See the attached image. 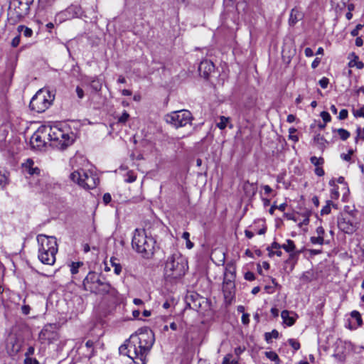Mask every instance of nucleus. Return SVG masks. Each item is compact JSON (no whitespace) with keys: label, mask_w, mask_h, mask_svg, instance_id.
<instances>
[{"label":"nucleus","mask_w":364,"mask_h":364,"mask_svg":"<svg viewBox=\"0 0 364 364\" xmlns=\"http://www.w3.org/2000/svg\"><path fill=\"white\" fill-rule=\"evenodd\" d=\"M154 334L149 329L141 330L132 335L127 342L119 348V353L127 356L129 364H146V355L154 343Z\"/></svg>","instance_id":"obj_1"},{"label":"nucleus","mask_w":364,"mask_h":364,"mask_svg":"<svg viewBox=\"0 0 364 364\" xmlns=\"http://www.w3.org/2000/svg\"><path fill=\"white\" fill-rule=\"evenodd\" d=\"M188 269L186 258L179 252L176 251L167 258L164 274L166 278L176 279L184 276Z\"/></svg>","instance_id":"obj_2"},{"label":"nucleus","mask_w":364,"mask_h":364,"mask_svg":"<svg viewBox=\"0 0 364 364\" xmlns=\"http://www.w3.org/2000/svg\"><path fill=\"white\" fill-rule=\"evenodd\" d=\"M83 289L95 294H109L113 290L110 284L99 273L90 272L83 280Z\"/></svg>","instance_id":"obj_3"},{"label":"nucleus","mask_w":364,"mask_h":364,"mask_svg":"<svg viewBox=\"0 0 364 364\" xmlns=\"http://www.w3.org/2000/svg\"><path fill=\"white\" fill-rule=\"evenodd\" d=\"M155 240L147 237L144 230L136 229L132 241V245L137 252L148 256L153 254Z\"/></svg>","instance_id":"obj_4"},{"label":"nucleus","mask_w":364,"mask_h":364,"mask_svg":"<svg viewBox=\"0 0 364 364\" xmlns=\"http://www.w3.org/2000/svg\"><path fill=\"white\" fill-rule=\"evenodd\" d=\"M50 146L58 149H65L73 142V134L58 127L48 126Z\"/></svg>","instance_id":"obj_5"},{"label":"nucleus","mask_w":364,"mask_h":364,"mask_svg":"<svg viewBox=\"0 0 364 364\" xmlns=\"http://www.w3.org/2000/svg\"><path fill=\"white\" fill-rule=\"evenodd\" d=\"M70 178L79 186L89 190L95 188L99 183V178L92 172L78 169L70 175Z\"/></svg>","instance_id":"obj_6"},{"label":"nucleus","mask_w":364,"mask_h":364,"mask_svg":"<svg viewBox=\"0 0 364 364\" xmlns=\"http://www.w3.org/2000/svg\"><path fill=\"white\" fill-rule=\"evenodd\" d=\"M235 272L236 268L232 263L227 264L224 272V279L223 282V292L225 299L227 301H231L235 293Z\"/></svg>","instance_id":"obj_7"},{"label":"nucleus","mask_w":364,"mask_h":364,"mask_svg":"<svg viewBox=\"0 0 364 364\" xmlns=\"http://www.w3.org/2000/svg\"><path fill=\"white\" fill-rule=\"evenodd\" d=\"M54 100V95H52L50 91L47 90H40L32 97L29 107L31 109L41 113L45 112L51 105Z\"/></svg>","instance_id":"obj_8"},{"label":"nucleus","mask_w":364,"mask_h":364,"mask_svg":"<svg viewBox=\"0 0 364 364\" xmlns=\"http://www.w3.org/2000/svg\"><path fill=\"white\" fill-rule=\"evenodd\" d=\"M193 116L190 111L181 109L174 111L165 116V120L168 124H171L175 128L186 127L191 124Z\"/></svg>","instance_id":"obj_9"},{"label":"nucleus","mask_w":364,"mask_h":364,"mask_svg":"<svg viewBox=\"0 0 364 364\" xmlns=\"http://www.w3.org/2000/svg\"><path fill=\"white\" fill-rule=\"evenodd\" d=\"M48 126H41L31 137L30 143L33 149L41 150L48 141H49V134Z\"/></svg>","instance_id":"obj_10"},{"label":"nucleus","mask_w":364,"mask_h":364,"mask_svg":"<svg viewBox=\"0 0 364 364\" xmlns=\"http://www.w3.org/2000/svg\"><path fill=\"white\" fill-rule=\"evenodd\" d=\"M37 241L39 244L38 250L47 251L50 254H57L58 244L55 237H48L46 235H38Z\"/></svg>","instance_id":"obj_11"},{"label":"nucleus","mask_w":364,"mask_h":364,"mask_svg":"<svg viewBox=\"0 0 364 364\" xmlns=\"http://www.w3.org/2000/svg\"><path fill=\"white\" fill-rule=\"evenodd\" d=\"M39 340L41 343H52L58 340L59 336L55 324H47L39 333Z\"/></svg>","instance_id":"obj_12"},{"label":"nucleus","mask_w":364,"mask_h":364,"mask_svg":"<svg viewBox=\"0 0 364 364\" xmlns=\"http://www.w3.org/2000/svg\"><path fill=\"white\" fill-rule=\"evenodd\" d=\"M338 228L347 234H352L356 230V223H355L349 214L341 215L338 219Z\"/></svg>","instance_id":"obj_13"},{"label":"nucleus","mask_w":364,"mask_h":364,"mask_svg":"<svg viewBox=\"0 0 364 364\" xmlns=\"http://www.w3.org/2000/svg\"><path fill=\"white\" fill-rule=\"evenodd\" d=\"M34 162L32 159H27L26 162L23 164V168L25 171L29 174V183H31V181L33 178H37L41 176V171L38 167H34Z\"/></svg>","instance_id":"obj_14"},{"label":"nucleus","mask_w":364,"mask_h":364,"mask_svg":"<svg viewBox=\"0 0 364 364\" xmlns=\"http://www.w3.org/2000/svg\"><path fill=\"white\" fill-rule=\"evenodd\" d=\"M215 70L214 64L208 60H204L200 62L198 66V71L200 75L204 78H208L210 73Z\"/></svg>","instance_id":"obj_15"},{"label":"nucleus","mask_w":364,"mask_h":364,"mask_svg":"<svg viewBox=\"0 0 364 364\" xmlns=\"http://www.w3.org/2000/svg\"><path fill=\"white\" fill-rule=\"evenodd\" d=\"M33 0H14V4L16 9H18V14L20 16L27 15L30 10V6Z\"/></svg>","instance_id":"obj_16"},{"label":"nucleus","mask_w":364,"mask_h":364,"mask_svg":"<svg viewBox=\"0 0 364 364\" xmlns=\"http://www.w3.org/2000/svg\"><path fill=\"white\" fill-rule=\"evenodd\" d=\"M49 178L50 176L48 174L43 173L37 178H33L31 181L30 184L38 191L43 192V189H45V185L47 183Z\"/></svg>","instance_id":"obj_17"},{"label":"nucleus","mask_w":364,"mask_h":364,"mask_svg":"<svg viewBox=\"0 0 364 364\" xmlns=\"http://www.w3.org/2000/svg\"><path fill=\"white\" fill-rule=\"evenodd\" d=\"M56 254H50L49 252L38 250V259L45 264L53 265L55 262Z\"/></svg>","instance_id":"obj_18"},{"label":"nucleus","mask_w":364,"mask_h":364,"mask_svg":"<svg viewBox=\"0 0 364 364\" xmlns=\"http://www.w3.org/2000/svg\"><path fill=\"white\" fill-rule=\"evenodd\" d=\"M281 316L283 319V322L288 326H291L294 324L297 315L294 312H289L287 310H284L281 313Z\"/></svg>","instance_id":"obj_19"},{"label":"nucleus","mask_w":364,"mask_h":364,"mask_svg":"<svg viewBox=\"0 0 364 364\" xmlns=\"http://www.w3.org/2000/svg\"><path fill=\"white\" fill-rule=\"evenodd\" d=\"M65 14L69 18L82 16L83 11L79 5H71L65 11Z\"/></svg>","instance_id":"obj_20"},{"label":"nucleus","mask_w":364,"mask_h":364,"mask_svg":"<svg viewBox=\"0 0 364 364\" xmlns=\"http://www.w3.org/2000/svg\"><path fill=\"white\" fill-rule=\"evenodd\" d=\"M302 18V14L298 10L293 9L291 11L290 16L289 19V23L290 26H294L299 20Z\"/></svg>","instance_id":"obj_21"},{"label":"nucleus","mask_w":364,"mask_h":364,"mask_svg":"<svg viewBox=\"0 0 364 364\" xmlns=\"http://www.w3.org/2000/svg\"><path fill=\"white\" fill-rule=\"evenodd\" d=\"M350 0H331L332 8L336 11H342L346 9Z\"/></svg>","instance_id":"obj_22"},{"label":"nucleus","mask_w":364,"mask_h":364,"mask_svg":"<svg viewBox=\"0 0 364 364\" xmlns=\"http://www.w3.org/2000/svg\"><path fill=\"white\" fill-rule=\"evenodd\" d=\"M314 141L322 151H323L328 144V141L320 134H316L314 137Z\"/></svg>","instance_id":"obj_23"},{"label":"nucleus","mask_w":364,"mask_h":364,"mask_svg":"<svg viewBox=\"0 0 364 364\" xmlns=\"http://www.w3.org/2000/svg\"><path fill=\"white\" fill-rule=\"evenodd\" d=\"M60 185L55 182L54 180L50 177L47 183L45 185V189H43V192L45 193H50L54 191L56 188H59Z\"/></svg>","instance_id":"obj_24"},{"label":"nucleus","mask_w":364,"mask_h":364,"mask_svg":"<svg viewBox=\"0 0 364 364\" xmlns=\"http://www.w3.org/2000/svg\"><path fill=\"white\" fill-rule=\"evenodd\" d=\"M300 252H301L300 251H296V250H294V252H289V257L285 261V263H289V262L293 261V263H292V264L291 265V267H290V271L293 270V269L294 267V265H295V264L297 262V257H298L299 255L300 254Z\"/></svg>","instance_id":"obj_25"},{"label":"nucleus","mask_w":364,"mask_h":364,"mask_svg":"<svg viewBox=\"0 0 364 364\" xmlns=\"http://www.w3.org/2000/svg\"><path fill=\"white\" fill-rule=\"evenodd\" d=\"M329 185L331 186H333V188L331 191V198L333 200H337L339 198V192H338V188L336 186V180L331 179L329 181Z\"/></svg>","instance_id":"obj_26"},{"label":"nucleus","mask_w":364,"mask_h":364,"mask_svg":"<svg viewBox=\"0 0 364 364\" xmlns=\"http://www.w3.org/2000/svg\"><path fill=\"white\" fill-rule=\"evenodd\" d=\"M282 248L287 252H291L296 250V246L294 241L291 240H287L286 243L282 245Z\"/></svg>","instance_id":"obj_27"},{"label":"nucleus","mask_w":364,"mask_h":364,"mask_svg":"<svg viewBox=\"0 0 364 364\" xmlns=\"http://www.w3.org/2000/svg\"><path fill=\"white\" fill-rule=\"evenodd\" d=\"M90 87L95 91V92H99L102 89V82L101 80L95 77L90 81Z\"/></svg>","instance_id":"obj_28"},{"label":"nucleus","mask_w":364,"mask_h":364,"mask_svg":"<svg viewBox=\"0 0 364 364\" xmlns=\"http://www.w3.org/2000/svg\"><path fill=\"white\" fill-rule=\"evenodd\" d=\"M17 30L19 33H23V36L26 38H29L33 34V31L25 26L20 25L18 26Z\"/></svg>","instance_id":"obj_29"},{"label":"nucleus","mask_w":364,"mask_h":364,"mask_svg":"<svg viewBox=\"0 0 364 364\" xmlns=\"http://www.w3.org/2000/svg\"><path fill=\"white\" fill-rule=\"evenodd\" d=\"M331 206L333 208H337L336 205L333 204V203L331 200H328L326 202V205L323 207V208L321 210V214L322 215H328L331 213Z\"/></svg>","instance_id":"obj_30"},{"label":"nucleus","mask_w":364,"mask_h":364,"mask_svg":"<svg viewBox=\"0 0 364 364\" xmlns=\"http://www.w3.org/2000/svg\"><path fill=\"white\" fill-rule=\"evenodd\" d=\"M94 344H95V343L92 341H91V340H88L85 343V347L87 349V356L88 358H91V357H92L95 355Z\"/></svg>","instance_id":"obj_31"},{"label":"nucleus","mask_w":364,"mask_h":364,"mask_svg":"<svg viewBox=\"0 0 364 364\" xmlns=\"http://www.w3.org/2000/svg\"><path fill=\"white\" fill-rule=\"evenodd\" d=\"M265 355L269 360L276 362L277 364H279L280 359L276 353H274L273 351L265 352Z\"/></svg>","instance_id":"obj_32"},{"label":"nucleus","mask_w":364,"mask_h":364,"mask_svg":"<svg viewBox=\"0 0 364 364\" xmlns=\"http://www.w3.org/2000/svg\"><path fill=\"white\" fill-rule=\"evenodd\" d=\"M279 337V332L277 330H273L272 332H267L264 334L265 341L267 343L271 342L272 338H277Z\"/></svg>","instance_id":"obj_33"},{"label":"nucleus","mask_w":364,"mask_h":364,"mask_svg":"<svg viewBox=\"0 0 364 364\" xmlns=\"http://www.w3.org/2000/svg\"><path fill=\"white\" fill-rule=\"evenodd\" d=\"M343 141L346 140L350 136V132L347 131L346 129H344L343 128H340L336 130Z\"/></svg>","instance_id":"obj_34"},{"label":"nucleus","mask_w":364,"mask_h":364,"mask_svg":"<svg viewBox=\"0 0 364 364\" xmlns=\"http://www.w3.org/2000/svg\"><path fill=\"white\" fill-rule=\"evenodd\" d=\"M83 265V262H72L70 264V272L72 274H76L79 272V268Z\"/></svg>","instance_id":"obj_35"},{"label":"nucleus","mask_w":364,"mask_h":364,"mask_svg":"<svg viewBox=\"0 0 364 364\" xmlns=\"http://www.w3.org/2000/svg\"><path fill=\"white\" fill-rule=\"evenodd\" d=\"M310 161L312 164H314L316 167L321 166L324 163V159L322 157H316L311 156L310 158Z\"/></svg>","instance_id":"obj_36"},{"label":"nucleus","mask_w":364,"mask_h":364,"mask_svg":"<svg viewBox=\"0 0 364 364\" xmlns=\"http://www.w3.org/2000/svg\"><path fill=\"white\" fill-rule=\"evenodd\" d=\"M228 122H229V118L225 117L224 116H221L220 117V122L218 123H217V127L220 129H224L227 127Z\"/></svg>","instance_id":"obj_37"},{"label":"nucleus","mask_w":364,"mask_h":364,"mask_svg":"<svg viewBox=\"0 0 364 364\" xmlns=\"http://www.w3.org/2000/svg\"><path fill=\"white\" fill-rule=\"evenodd\" d=\"M116 260H117V259L112 258L111 259V264H112V266L114 267V273L117 275H119L122 272V266L120 265V264L116 262H115Z\"/></svg>","instance_id":"obj_38"},{"label":"nucleus","mask_w":364,"mask_h":364,"mask_svg":"<svg viewBox=\"0 0 364 364\" xmlns=\"http://www.w3.org/2000/svg\"><path fill=\"white\" fill-rule=\"evenodd\" d=\"M350 316L356 320L358 326H360L363 324L361 315L358 311H353L350 313Z\"/></svg>","instance_id":"obj_39"},{"label":"nucleus","mask_w":364,"mask_h":364,"mask_svg":"<svg viewBox=\"0 0 364 364\" xmlns=\"http://www.w3.org/2000/svg\"><path fill=\"white\" fill-rule=\"evenodd\" d=\"M232 354L226 355L223 358V364H238L237 360L232 359Z\"/></svg>","instance_id":"obj_40"},{"label":"nucleus","mask_w":364,"mask_h":364,"mask_svg":"<svg viewBox=\"0 0 364 364\" xmlns=\"http://www.w3.org/2000/svg\"><path fill=\"white\" fill-rule=\"evenodd\" d=\"M8 183V176L0 171V189L4 188Z\"/></svg>","instance_id":"obj_41"},{"label":"nucleus","mask_w":364,"mask_h":364,"mask_svg":"<svg viewBox=\"0 0 364 364\" xmlns=\"http://www.w3.org/2000/svg\"><path fill=\"white\" fill-rule=\"evenodd\" d=\"M356 134L355 142H357L359 139L364 140V127H358L356 129Z\"/></svg>","instance_id":"obj_42"},{"label":"nucleus","mask_w":364,"mask_h":364,"mask_svg":"<svg viewBox=\"0 0 364 364\" xmlns=\"http://www.w3.org/2000/svg\"><path fill=\"white\" fill-rule=\"evenodd\" d=\"M136 176L134 173L133 171H129L127 173V178H125V181L127 183H133L136 181Z\"/></svg>","instance_id":"obj_43"},{"label":"nucleus","mask_w":364,"mask_h":364,"mask_svg":"<svg viewBox=\"0 0 364 364\" xmlns=\"http://www.w3.org/2000/svg\"><path fill=\"white\" fill-rule=\"evenodd\" d=\"M296 132V129L294 127L289 128V139L295 142L299 141L298 136L296 135H294V133Z\"/></svg>","instance_id":"obj_44"},{"label":"nucleus","mask_w":364,"mask_h":364,"mask_svg":"<svg viewBox=\"0 0 364 364\" xmlns=\"http://www.w3.org/2000/svg\"><path fill=\"white\" fill-rule=\"evenodd\" d=\"M129 114L126 111H124L122 114L118 117L117 120H118L119 123L124 124L125 122H127V121L129 119Z\"/></svg>","instance_id":"obj_45"},{"label":"nucleus","mask_w":364,"mask_h":364,"mask_svg":"<svg viewBox=\"0 0 364 364\" xmlns=\"http://www.w3.org/2000/svg\"><path fill=\"white\" fill-rule=\"evenodd\" d=\"M310 240L311 243L318 245H323L324 241L323 236L311 237Z\"/></svg>","instance_id":"obj_46"},{"label":"nucleus","mask_w":364,"mask_h":364,"mask_svg":"<svg viewBox=\"0 0 364 364\" xmlns=\"http://www.w3.org/2000/svg\"><path fill=\"white\" fill-rule=\"evenodd\" d=\"M289 345L295 350H297L300 348V343L295 339L290 338L288 340Z\"/></svg>","instance_id":"obj_47"},{"label":"nucleus","mask_w":364,"mask_h":364,"mask_svg":"<svg viewBox=\"0 0 364 364\" xmlns=\"http://www.w3.org/2000/svg\"><path fill=\"white\" fill-rule=\"evenodd\" d=\"M321 117L325 123L329 122L331 119L329 113L325 111L321 112Z\"/></svg>","instance_id":"obj_48"},{"label":"nucleus","mask_w":364,"mask_h":364,"mask_svg":"<svg viewBox=\"0 0 364 364\" xmlns=\"http://www.w3.org/2000/svg\"><path fill=\"white\" fill-rule=\"evenodd\" d=\"M348 110L346 109H343L339 112L338 119L341 120L346 119L348 117Z\"/></svg>","instance_id":"obj_49"},{"label":"nucleus","mask_w":364,"mask_h":364,"mask_svg":"<svg viewBox=\"0 0 364 364\" xmlns=\"http://www.w3.org/2000/svg\"><path fill=\"white\" fill-rule=\"evenodd\" d=\"M24 364H39V362L36 358L26 357L24 360Z\"/></svg>","instance_id":"obj_50"},{"label":"nucleus","mask_w":364,"mask_h":364,"mask_svg":"<svg viewBox=\"0 0 364 364\" xmlns=\"http://www.w3.org/2000/svg\"><path fill=\"white\" fill-rule=\"evenodd\" d=\"M328 82H329L328 79V78H326V77H323V78H321V79L319 80V82H318V83H319L320 86H321L322 88H323V89H325V88H326V87H327V86H328Z\"/></svg>","instance_id":"obj_51"},{"label":"nucleus","mask_w":364,"mask_h":364,"mask_svg":"<svg viewBox=\"0 0 364 364\" xmlns=\"http://www.w3.org/2000/svg\"><path fill=\"white\" fill-rule=\"evenodd\" d=\"M245 279L247 281H253L255 279V277L253 272H247L245 274Z\"/></svg>","instance_id":"obj_52"},{"label":"nucleus","mask_w":364,"mask_h":364,"mask_svg":"<svg viewBox=\"0 0 364 364\" xmlns=\"http://www.w3.org/2000/svg\"><path fill=\"white\" fill-rule=\"evenodd\" d=\"M102 200H103V202L105 204H106V205L108 204L112 200L111 195L108 193H105L103 196Z\"/></svg>","instance_id":"obj_53"},{"label":"nucleus","mask_w":364,"mask_h":364,"mask_svg":"<svg viewBox=\"0 0 364 364\" xmlns=\"http://www.w3.org/2000/svg\"><path fill=\"white\" fill-rule=\"evenodd\" d=\"M20 43V36H17L15 38H13L11 41V46L14 48L17 47Z\"/></svg>","instance_id":"obj_54"},{"label":"nucleus","mask_w":364,"mask_h":364,"mask_svg":"<svg viewBox=\"0 0 364 364\" xmlns=\"http://www.w3.org/2000/svg\"><path fill=\"white\" fill-rule=\"evenodd\" d=\"M315 173L318 176H322L324 175V170L323 169L322 167L321 166H318V167H316L315 168Z\"/></svg>","instance_id":"obj_55"},{"label":"nucleus","mask_w":364,"mask_h":364,"mask_svg":"<svg viewBox=\"0 0 364 364\" xmlns=\"http://www.w3.org/2000/svg\"><path fill=\"white\" fill-rule=\"evenodd\" d=\"M75 91H76V93H77V95L78 98L79 99H82L83 97H84V91H83V90L81 87H77Z\"/></svg>","instance_id":"obj_56"},{"label":"nucleus","mask_w":364,"mask_h":364,"mask_svg":"<svg viewBox=\"0 0 364 364\" xmlns=\"http://www.w3.org/2000/svg\"><path fill=\"white\" fill-rule=\"evenodd\" d=\"M354 115L355 117H364V106L355 112Z\"/></svg>","instance_id":"obj_57"},{"label":"nucleus","mask_w":364,"mask_h":364,"mask_svg":"<svg viewBox=\"0 0 364 364\" xmlns=\"http://www.w3.org/2000/svg\"><path fill=\"white\" fill-rule=\"evenodd\" d=\"M349 65H350V67H351V66H354V65H355V66H356L358 68H359V69L363 68V66H364L363 63L362 62H360V61H359V62H354V63H353V61H350V62L349 63Z\"/></svg>","instance_id":"obj_58"},{"label":"nucleus","mask_w":364,"mask_h":364,"mask_svg":"<svg viewBox=\"0 0 364 364\" xmlns=\"http://www.w3.org/2000/svg\"><path fill=\"white\" fill-rule=\"evenodd\" d=\"M362 27H363V26H362V25H360V24L357 25V26H356V27H355V29H353V30L351 31V35H352L353 36H358V31H359V30H360V29H361V28H362Z\"/></svg>","instance_id":"obj_59"},{"label":"nucleus","mask_w":364,"mask_h":364,"mask_svg":"<svg viewBox=\"0 0 364 364\" xmlns=\"http://www.w3.org/2000/svg\"><path fill=\"white\" fill-rule=\"evenodd\" d=\"M262 188H263V190L264 191V193L266 195H269L271 193H272V191H273L272 188L269 186H268V185L262 186Z\"/></svg>","instance_id":"obj_60"},{"label":"nucleus","mask_w":364,"mask_h":364,"mask_svg":"<svg viewBox=\"0 0 364 364\" xmlns=\"http://www.w3.org/2000/svg\"><path fill=\"white\" fill-rule=\"evenodd\" d=\"M336 181L338 183L343 184L345 186V188H346L347 191H349V189H348V188L347 186V183L345 182L344 177H343V176L338 177V179L336 180Z\"/></svg>","instance_id":"obj_61"},{"label":"nucleus","mask_w":364,"mask_h":364,"mask_svg":"<svg viewBox=\"0 0 364 364\" xmlns=\"http://www.w3.org/2000/svg\"><path fill=\"white\" fill-rule=\"evenodd\" d=\"M304 53L306 56L307 57H311L314 55V52L311 48H306L304 50Z\"/></svg>","instance_id":"obj_62"},{"label":"nucleus","mask_w":364,"mask_h":364,"mask_svg":"<svg viewBox=\"0 0 364 364\" xmlns=\"http://www.w3.org/2000/svg\"><path fill=\"white\" fill-rule=\"evenodd\" d=\"M34 351H35L34 348L33 346H30L26 353V358L30 357V355H32L34 353Z\"/></svg>","instance_id":"obj_63"},{"label":"nucleus","mask_w":364,"mask_h":364,"mask_svg":"<svg viewBox=\"0 0 364 364\" xmlns=\"http://www.w3.org/2000/svg\"><path fill=\"white\" fill-rule=\"evenodd\" d=\"M23 314L27 315L29 314L30 311V306L28 305H23L21 308Z\"/></svg>","instance_id":"obj_64"}]
</instances>
